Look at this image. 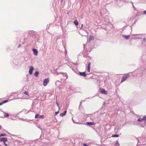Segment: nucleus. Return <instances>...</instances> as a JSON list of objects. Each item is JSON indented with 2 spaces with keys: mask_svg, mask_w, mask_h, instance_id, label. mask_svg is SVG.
I'll list each match as a JSON object with an SVG mask.
<instances>
[{
  "mask_svg": "<svg viewBox=\"0 0 146 146\" xmlns=\"http://www.w3.org/2000/svg\"><path fill=\"white\" fill-rule=\"evenodd\" d=\"M129 74H124L122 77H121V82L125 81L127 78L129 77Z\"/></svg>",
  "mask_w": 146,
  "mask_h": 146,
  "instance_id": "nucleus-1",
  "label": "nucleus"
},
{
  "mask_svg": "<svg viewBox=\"0 0 146 146\" xmlns=\"http://www.w3.org/2000/svg\"><path fill=\"white\" fill-rule=\"evenodd\" d=\"M7 139L6 137H3L0 138V141L3 142L4 145L6 146H8L7 145L6 143V141H7Z\"/></svg>",
  "mask_w": 146,
  "mask_h": 146,
  "instance_id": "nucleus-2",
  "label": "nucleus"
},
{
  "mask_svg": "<svg viewBox=\"0 0 146 146\" xmlns=\"http://www.w3.org/2000/svg\"><path fill=\"white\" fill-rule=\"evenodd\" d=\"M50 81V79L48 78L46 79H45L43 81V84L44 86H46L48 84V83Z\"/></svg>",
  "mask_w": 146,
  "mask_h": 146,
  "instance_id": "nucleus-3",
  "label": "nucleus"
},
{
  "mask_svg": "<svg viewBox=\"0 0 146 146\" xmlns=\"http://www.w3.org/2000/svg\"><path fill=\"white\" fill-rule=\"evenodd\" d=\"M100 92L102 94H107V92L104 90V89L100 88Z\"/></svg>",
  "mask_w": 146,
  "mask_h": 146,
  "instance_id": "nucleus-4",
  "label": "nucleus"
},
{
  "mask_svg": "<svg viewBox=\"0 0 146 146\" xmlns=\"http://www.w3.org/2000/svg\"><path fill=\"white\" fill-rule=\"evenodd\" d=\"M137 121H145V123L146 122V116H143L142 118H139L137 119Z\"/></svg>",
  "mask_w": 146,
  "mask_h": 146,
  "instance_id": "nucleus-5",
  "label": "nucleus"
},
{
  "mask_svg": "<svg viewBox=\"0 0 146 146\" xmlns=\"http://www.w3.org/2000/svg\"><path fill=\"white\" fill-rule=\"evenodd\" d=\"M34 68L33 66H31L29 67V73L30 74H31L33 72Z\"/></svg>",
  "mask_w": 146,
  "mask_h": 146,
  "instance_id": "nucleus-6",
  "label": "nucleus"
},
{
  "mask_svg": "<svg viewBox=\"0 0 146 146\" xmlns=\"http://www.w3.org/2000/svg\"><path fill=\"white\" fill-rule=\"evenodd\" d=\"M44 115H39L38 114H36L35 116V118L36 119L38 118H44Z\"/></svg>",
  "mask_w": 146,
  "mask_h": 146,
  "instance_id": "nucleus-7",
  "label": "nucleus"
},
{
  "mask_svg": "<svg viewBox=\"0 0 146 146\" xmlns=\"http://www.w3.org/2000/svg\"><path fill=\"white\" fill-rule=\"evenodd\" d=\"M86 123L89 125H94L96 124V123L94 122H86Z\"/></svg>",
  "mask_w": 146,
  "mask_h": 146,
  "instance_id": "nucleus-8",
  "label": "nucleus"
},
{
  "mask_svg": "<svg viewBox=\"0 0 146 146\" xmlns=\"http://www.w3.org/2000/svg\"><path fill=\"white\" fill-rule=\"evenodd\" d=\"M33 51L34 54L35 55H37L38 54V52L36 49L34 48L33 49Z\"/></svg>",
  "mask_w": 146,
  "mask_h": 146,
  "instance_id": "nucleus-9",
  "label": "nucleus"
},
{
  "mask_svg": "<svg viewBox=\"0 0 146 146\" xmlns=\"http://www.w3.org/2000/svg\"><path fill=\"white\" fill-rule=\"evenodd\" d=\"M91 63L90 62H89L87 68H88V72H90V68L91 66Z\"/></svg>",
  "mask_w": 146,
  "mask_h": 146,
  "instance_id": "nucleus-10",
  "label": "nucleus"
},
{
  "mask_svg": "<svg viewBox=\"0 0 146 146\" xmlns=\"http://www.w3.org/2000/svg\"><path fill=\"white\" fill-rule=\"evenodd\" d=\"M79 74L80 75L82 76H84V77L86 76L87 75L85 72H80Z\"/></svg>",
  "mask_w": 146,
  "mask_h": 146,
  "instance_id": "nucleus-11",
  "label": "nucleus"
},
{
  "mask_svg": "<svg viewBox=\"0 0 146 146\" xmlns=\"http://www.w3.org/2000/svg\"><path fill=\"white\" fill-rule=\"evenodd\" d=\"M67 111H64V113H60V116L63 117L64 116V115H65L66 114V113Z\"/></svg>",
  "mask_w": 146,
  "mask_h": 146,
  "instance_id": "nucleus-12",
  "label": "nucleus"
},
{
  "mask_svg": "<svg viewBox=\"0 0 146 146\" xmlns=\"http://www.w3.org/2000/svg\"><path fill=\"white\" fill-rule=\"evenodd\" d=\"M123 36L126 39H127L129 38L130 37V35H123Z\"/></svg>",
  "mask_w": 146,
  "mask_h": 146,
  "instance_id": "nucleus-13",
  "label": "nucleus"
},
{
  "mask_svg": "<svg viewBox=\"0 0 146 146\" xmlns=\"http://www.w3.org/2000/svg\"><path fill=\"white\" fill-rule=\"evenodd\" d=\"M74 23L76 26H77L78 24V21L77 20H75L74 21Z\"/></svg>",
  "mask_w": 146,
  "mask_h": 146,
  "instance_id": "nucleus-14",
  "label": "nucleus"
},
{
  "mask_svg": "<svg viewBox=\"0 0 146 146\" xmlns=\"http://www.w3.org/2000/svg\"><path fill=\"white\" fill-rule=\"evenodd\" d=\"M119 136V135H113L112 136L113 137H118Z\"/></svg>",
  "mask_w": 146,
  "mask_h": 146,
  "instance_id": "nucleus-15",
  "label": "nucleus"
},
{
  "mask_svg": "<svg viewBox=\"0 0 146 146\" xmlns=\"http://www.w3.org/2000/svg\"><path fill=\"white\" fill-rule=\"evenodd\" d=\"M24 94H26V95H29V92L28 91H25L24 92Z\"/></svg>",
  "mask_w": 146,
  "mask_h": 146,
  "instance_id": "nucleus-16",
  "label": "nucleus"
},
{
  "mask_svg": "<svg viewBox=\"0 0 146 146\" xmlns=\"http://www.w3.org/2000/svg\"><path fill=\"white\" fill-rule=\"evenodd\" d=\"M38 74V72H35V76H36V77L37 76Z\"/></svg>",
  "mask_w": 146,
  "mask_h": 146,
  "instance_id": "nucleus-17",
  "label": "nucleus"
},
{
  "mask_svg": "<svg viewBox=\"0 0 146 146\" xmlns=\"http://www.w3.org/2000/svg\"><path fill=\"white\" fill-rule=\"evenodd\" d=\"M4 115L5 116L7 117L9 116V114L8 113H5Z\"/></svg>",
  "mask_w": 146,
  "mask_h": 146,
  "instance_id": "nucleus-18",
  "label": "nucleus"
},
{
  "mask_svg": "<svg viewBox=\"0 0 146 146\" xmlns=\"http://www.w3.org/2000/svg\"><path fill=\"white\" fill-rule=\"evenodd\" d=\"M8 101V100H5L4 101H3L2 102L3 104L4 103H6V102H7Z\"/></svg>",
  "mask_w": 146,
  "mask_h": 146,
  "instance_id": "nucleus-19",
  "label": "nucleus"
},
{
  "mask_svg": "<svg viewBox=\"0 0 146 146\" xmlns=\"http://www.w3.org/2000/svg\"><path fill=\"white\" fill-rule=\"evenodd\" d=\"M56 104H57V105L58 106V109H59V110H60V107H59V104H58V103L57 102H56Z\"/></svg>",
  "mask_w": 146,
  "mask_h": 146,
  "instance_id": "nucleus-20",
  "label": "nucleus"
},
{
  "mask_svg": "<svg viewBox=\"0 0 146 146\" xmlns=\"http://www.w3.org/2000/svg\"><path fill=\"white\" fill-rule=\"evenodd\" d=\"M6 134H0V137L5 136H6Z\"/></svg>",
  "mask_w": 146,
  "mask_h": 146,
  "instance_id": "nucleus-21",
  "label": "nucleus"
},
{
  "mask_svg": "<svg viewBox=\"0 0 146 146\" xmlns=\"http://www.w3.org/2000/svg\"><path fill=\"white\" fill-rule=\"evenodd\" d=\"M59 110H58V111L57 112H56L55 113H54V114H55V115H56L58 114L59 113Z\"/></svg>",
  "mask_w": 146,
  "mask_h": 146,
  "instance_id": "nucleus-22",
  "label": "nucleus"
},
{
  "mask_svg": "<svg viewBox=\"0 0 146 146\" xmlns=\"http://www.w3.org/2000/svg\"><path fill=\"white\" fill-rule=\"evenodd\" d=\"M116 145H117L119 146V143L118 141H117L116 143Z\"/></svg>",
  "mask_w": 146,
  "mask_h": 146,
  "instance_id": "nucleus-23",
  "label": "nucleus"
},
{
  "mask_svg": "<svg viewBox=\"0 0 146 146\" xmlns=\"http://www.w3.org/2000/svg\"><path fill=\"white\" fill-rule=\"evenodd\" d=\"M83 145L84 146H89L88 145H86V144L85 143L83 144Z\"/></svg>",
  "mask_w": 146,
  "mask_h": 146,
  "instance_id": "nucleus-24",
  "label": "nucleus"
},
{
  "mask_svg": "<svg viewBox=\"0 0 146 146\" xmlns=\"http://www.w3.org/2000/svg\"><path fill=\"white\" fill-rule=\"evenodd\" d=\"M3 104V102H2L1 103H0V106L2 105Z\"/></svg>",
  "mask_w": 146,
  "mask_h": 146,
  "instance_id": "nucleus-25",
  "label": "nucleus"
},
{
  "mask_svg": "<svg viewBox=\"0 0 146 146\" xmlns=\"http://www.w3.org/2000/svg\"><path fill=\"white\" fill-rule=\"evenodd\" d=\"M144 13L145 14H146V10L144 11Z\"/></svg>",
  "mask_w": 146,
  "mask_h": 146,
  "instance_id": "nucleus-26",
  "label": "nucleus"
},
{
  "mask_svg": "<svg viewBox=\"0 0 146 146\" xmlns=\"http://www.w3.org/2000/svg\"><path fill=\"white\" fill-rule=\"evenodd\" d=\"M83 26V25H82V26H81V27H82H82Z\"/></svg>",
  "mask_w": 146,
  "mask_h": 146,
  "instance_id": "nucleus-27",
  "label": "nucleus"
},
{
  "mask_svg": "<svg viewBox=\"0 0 146 146\" xmlns=\"http://www.w3.org/2000/svg\"><path fill=\"white\" fill-rule=\"evenodd\" d=\"M143 40H144V41H145V38Z\"/></svg>",
  "mask_w": 146,
  "mask_h": 146,
  "instance_id": "nucleus-28",
  "label": "nucleus"
},
{
  "mask_svg": "<svg viewBox=\"0 0 146 146\" xmlns=\"http://www.w3.org/2000/svg\"><path fill=\"white\" fill-rule=\"evenodd\" d=\"M21 46V44H20V45H19V46Z\"/></svg>",
  "mask_w": 146,
  "mask_h": 146,
  "instance_id": "nucleus-29",
  "label": "nucleus"
},
{
  "mask_svg": "<svg viewBox=\"0 0 146 146\" xmlns=\"http://www.w3.org/2000/svg\"><path fill=\"white\" fill-rule=\"evenodd\" d=\"M0 129H1V126L0 125Z\"/></svg>",
  "mask_w": 146,
  "mask_h": 146,
  "instance_id": "nucleus-30",
  "label": "nucleus"
},
{
  "mask_svg": "<svg viewBox=\"0 0 146 146\" xmlns=\"http://www.w3.org/2000/svg\"><path fill=\"white\" fill-rule=\"evenodd\" d=\"M130 146H131V145H130Z\"/></svg>",
  "mask_w": 146,
  "mask_h": 146,
  "instance_id": "nucleus-31",
  "label": "nucleus"
},
{
  "mask_svg": "<svg viewBox=\"0 0 146 146\" xmlns=\"http://www.w3.org/2000/svg\"><path fill=\"white\" fill-rule=\"evenodd\" d=\"M0 146H1V145H0Z\"/></svg>",
  "mask_w": 146,
  "mask_h": 146,
  "instance_id": "nucleus-32",
  "label": "nucleus"
}]
</instances>
